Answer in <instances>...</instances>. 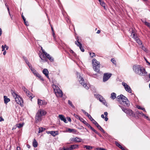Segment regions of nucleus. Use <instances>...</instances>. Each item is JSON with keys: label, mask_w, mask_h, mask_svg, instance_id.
<instances>
[{"label": "nucleus", "mask_w": 150, "mask_h": 150, "mask_svg": "<svg viewBox=\"0 0 150 150\" xmlns=\"http://www.w3.org/2000/svg\"><path fill=\"white\" fill-rule=\"evenodd\" d=\"M133 69L134 72L137 74L141 76H145L147 72L144 68H142L138 65H134L133 66Z\"/></svg>", "instance_id": "1"}, {"label": "nucleus", "mask_w": 150, "mask_h": 150, "mask_svg": "<svg viewBox=\"0 0 150 150\" xmlns=\"http://www.w3.org/2000/svg\"><path fill=\"white\" fill-rule=\"evenodd\" d=\"M117 99H118V101L120 102V103L128 107L130 105L129 102L127 98L122 94L118 96L117 97Z\"/></svg>", "instance_id": "2"}, {"label": "nucleus", "mask_w": 150, "mask_h": 150, "mask_svg": "<svg viewBox=\"0 0 150 150\" xmlns=\"http://www.w3.org/2000/svg\"><path fill=\"white\" fill-rule=\"evenodd\" d=\"M92 64L93 69L96 72L98 73L100 71V63L95 59L92 60Z\"/></svg>", "instance_id": "3"}, {"label": "nucleus", "mask_w": 150, "mask_h": 150, "mask_svg": "<svg viewBox=\"0 0 150 150\" xmlns=\"http://www.w3.org/2000/svg\"><path fill=\"white\" fill-rule=\"evenodd\" d=\"M55 88H54V90L56 96L58 97H61L63 96V93L61 90L58 87H55Z\"/></svg>", "instance_id": "4"}, {"label": "nucleus", "mask_w": 150, "mask_h": 150, "mask_svg": "<svg viewBox=\"0 0 150 150\" xmlns=\"http://www.w3.org/2000/svg\"><path fill=\"white\" fill-rule=\"evenodd\" d=\"M79 83L86 89H88L89 88V85L87 84L84 82V79L81 76H80L79 78Z\"/></svg>", "instance_id": "5"}, {"label": "nucleus", "mask_w": 150, "mask_h": 150, "mask_svg": "<svg viewBox=\"0 0 150 150\" xmlns=\"http://www.w3.org/2000/svg\"><path fill=\"white\" fill-rule=\"evenodd\" d=\"M122 84L124 86L126 91L130 93H132L131 88L126 83L123 82L122 83Z\"/></svg>", "instance_id": "6"}, {"label": "nucleus", "mask_w": 150, "mask_h": 150, "mask_svg": "<svg viewBox=\"0 0 150 150\" xmlns=\"http://www.w3.org/2000/svg\"><path fill=\"white\" fill-rule=\"evenodd\" d=\"M77 40L75 41V44L77 46L79 47L81 50L82 52H84V48L82 47V44L79 41V40L78 38V37L76 38Z\"/></svg>", "instance_id": "7"}, {"label": "nucleus", "mask_w": 150, "mask_h": 150, "mask_svg": "<svg viewBox=\"0 0 150 150\" xmlns=\"http://www.w3.org/2000/svg\"><path fill=\"white\" fill-rule=\"evenodd\" d=\"M112 74L109 73H105L103 77V81L105 82L107 81L111 76Z\"/></svg>", "instance_id": "8"}, {"label": "nucleus", "mask_w": 150, "mask_h": 150, "mask_svg": "<svg viewBox=\"0 0 150 150\" xmlns=\"http://www.w3.org/2000/svg\"><path fill=\"white\" fill-rule=\"evenodd\" d=\"M47 103L45 100H43L40 99H38V104L39 105H46Z\"/></svg>", "instance_id": "9"}, {"label": "nucleus", "mask_w": 150, "mask_h": 150, "mask_svg": "<svg viewBox=\"0 0 150 150\" xmlns=\"http://www.w3.org/2000/svg\"><path fill=\"white\" fill-rule=\"evenodd\" d=\"M16 102L19 104H20L21 106V103L23 102L22 98L19 96L17 97H15V98Z\"/></svg>", "instance_id": "10"}, {"label": "nucleus", "mask_w": 150, "mask_h": 150, "mask_svg": "<svg viewBox=\"0 0 150 150\" xmlns=\"http://www.w3.org/2000/svg\"><path fill=\"white\" fill-rule=\"evenodd\" d=\"M126 113L129 116H132V117H135V115L133 114V111L131 109H129L127 110Z\"/></svg>", "instance_id": "11"}, {"label": "nucleus", "mask_w": 150, "mask_h": 150, "mask_svg": "<svg viewBox=\"0 0 150 150\" xmlns=\"http://www.w3.org/2000/svg\"><path fill=\"white\" fill-rule=\"evenodd\" d=\"M132 35L133 36L132 38L135 40L136 41L137 40H138L139 38L137 36V34H135V33L134 32V30H132V32L131 33Z\"/></svg>", "instance_id": "12"}, {"label": "nucleus", "mask_w": 150, "mask_h": 150, "mask_svg": "<svg viewBox=\"0 0 150 150\" xmlns=\"http://www.w3.org/2000/svg\"><path fill=\"white\" fill-rule=\"evenodd\" d=\"M59 117L60 120L63 121L65 123H67L68 122L65 117L63 115H59Z\"/></svg>", "instance_id": "13"}, {"label": "nucleus", "mask_w": 150, "mask_h": 150, "mask_svg": "<svg viewBox=\"0 0 150 150\" xmlns=\"http://www.w3.org/2000/svg\"><path fill=\"white\" fill-rule=\"evenodd\" d=\"M82 140L81 139L77 137L72 138L71 139V141H72L75 142H81Z\"/></svg>", "instance_id": "14"}, {"label": "nucleus", "mask_w": 150, "mask_h": 150, "mask_svg": "<svg viewBox=\"0 0 150 150\" xmlns=\"http://www.w3.org/2000/svg\"><path fill=\"white\" fill-rule=\"evenodd\" d=\"M66 132L69 133H76V130L75 129H72L70 128H68L66 131Z\"/></svg>", "instance_id": "15"}, {"label": "nucleus", "mask_w": 150, "mask_h": 150, "mask_svg": "<svg viewBox=\"0 0 150 150\" xmlns=\"http://www.w3.org/2000/svg\"><path fill=\"white\" fill-rule=\"evenodd\" d=\"M45 54H41L39 55L40 58L41 59V60L43 61H44L45 62H47V58L45 56Z\"/></svg>", "instance_id": "16"}, {"label": "nucleus", "mask_w": 150, "mask_h": 150, "mask_svg": "<svg viewBox=\"0 0 150 150\" xmlns=\"http://www.w3.org/2000/svg\"><path fill=\"white\" fill-rule=\"evenodd\" d=\"M38 114L40 115V116H43L45 115L46 114V112L44 110H40L38 111Z\"/></svg>", "instance_id": "17"}, {"label": "nucleus", "mask_w": 150, "mask_h": 150, "mask_svg": "<svg viewBox=\"0 0 150 150\" xmlns=\"http://www.w3.org/2000/svg\"><path fill=\"white\" fill-rule=\"evenodd\" d=\"M79 147L78 145L73 144L71 145L69 147L70 150H73V149H77Z\"/></svg>", "instance_id": "18"}, {"label": "nucleus", "mask_w": 150, "mask_h": 150, "mask_svg": "<svg viewBox=\"0 0 150 150\" xmlns=\"http://www.w3.org/2000/svg\"><path fill=\"white\" fill-rule=\"evenodd\" d=\"M4 103L5 104H7L10 100V99L7 98L6 96H4Z\"/></svg>", "instance_id": "19"}, {"label": "nucleus", "mask_w": 150, "mask_h": 150, "mask_svg": "<svg viewBox=\"0 0 150 150\" xmlns=\"http://www.w3.org/2000/svg\"><path fill=\"white\" fill-rule=\"evenodd\" d=\"M116 97V94L115 93H112L111 94L110 98L114 100L115 99Z\"/></svg>", "instance_id": "20"}, {"label": "nucleus", "mask_w": 150, "mask_h": 150, "mask_svg": "<svg viewBox=\"0 0 150 150\" xmlns=\"http://www.w3.org/2000/svg\"><path fill=\"white\" fill-rule=\"evenodd\" d=\"M50 132L51 133H50V134L54 137H55V136L58 134L57 131H51Z\"/></svg>", "instance_id": "21"}, {"label": "nucleus", "mask_w": 150, "mask_h": 150, "mask_svg": "<svg viewBox=\"0 0 150 150\" xmlns=\"http://www.w3.org/2000/svg\"><path fill=\"white\" fill-rule=\"evenodd\" d=\"M100 2V5L102 6L103 7L105 8V4L104 2L101 0H98Z\"/></svg>", "instance_id": "22"}, {"label": "nucleus", "mask_w": 150, "mask_h": 150, "mask_svg": "<svg viewBox=\"0 0 150 150\" xmlns=\"http://www.w3.org/2000/svg\"><path fill=\"white\" fill-rule=\"evenodd\" d=\"M42 72L45 76H47V74H49V71L46 69H44L43 70Z\"/></svg>", "instance_id": "23"}, {"label": "nucleus", "mask_w": 150, "mask_h": 150, "mask_svg": "<svg viewBox=\"0 0 150 150\" xmlns=\"http://www.w3.org/2000/svg\"><path fill=\"white\" fill-rule=\"evenodd\" d=\"M85 125L87 126L92 131H93L95 129L92 127H91L89 124L87 123V122L85 124Z\"/></svg>", "instance_id": "24"}, {"label": "nucleus", "mask_w": 150, "mask_h": 150, "mask_svg": "<svg viewBox=\"0 0 150 150\" xmlns=\"http://www.w3.org/2000/svg\"><path fill=\"white\" fill-rule=\"evenodd\" d=\"M33 146L34 147H36L38 145V143L36 140L34 139L33 143Z\"/></svg>", "instance_id": "25"}, {"label": "nucleus", "mask_w": 150, "mask_h": 150, "mask_svg": "<svg viewBox=\"0 0 150 150\" xmlns=\"http://www.w3.org/2000/svg\"><path fill=\"white\" fill-rule=\"evenodd\" d=\"M23 125H24V123H23L22 124L19 123V124H16V126L18 128H20L22 127H23Z\"/></svg>", "instance_id": "26"}, {"label": "nucleus", "mask_w": 150, "mask_h": 150, "mask_svg": "<svg viewBox=\"0 0 150 150\" xmlns=\"http://www.w3.org/2000/svg\"><path fill=\"white\" fill-rule=\"evenodd\" d=\"M68 104L70 105L71 107H72L73 108H75V106L74 105L72 104V103L71 101L70 100H68Z\"/></svg>", "instance_id": "27"}, {"label": "nucleus", "mask_w": 150, "mask_h": 150, "mask_svg": "<svg viewBox=\"0 0 150 150\" xmlns=\"http://www.w3.org/2000/svg\"><path fill=\"white\" fill-rule=\"evenodd\" d=\"M119 106L121 108V109H122V110L125 113H126L127 112V109L123 107L122 106H121L120 105H119Z\"/></svg>", "instance_id": "28"}, {"label": "nucleus", "mask_w": 150, "mask_h": 150, "mask_svg": "<svg viewBox=\"0 0 150 150\" xmlns=\"http://www.w3.org/2000/svg\"><path fill=\"white\" fill-rule=\"evenodd\" d=\"M45 130V128L41 127L39 128L38 133H40Z\"/></svg>", "instance_id": "29"}, {"label": "nucleus", "mask_w": 150, "mask_h": 150, "mask_svg": "<svg viewBox=\"0 0 150 150\" xmlns=\"http://www.w3.org/2000/svg\"><path fill=\"white\" fill-rule=\"evenodd\" d=\"M13 97L15 98V97H17V96H18L17 94H16L15 92L13 91L11 93Z\"/></svg>", "instance_id": "30"}, {"label": "nucleus", "mask_w": 150, "mask_h": 150, "mask_svg": "<svg viewBox=\"0 0 150 150\" xmlns=\"http://www.w3.org/2000/svg\"><path fill=\"white\" fill-rule=\"evenodd\" d=\"M84 148H86V149L88 150H90L92 149L93 148V147L92 146L85 145L84 146Z\"/></svg>", "instance_id": "31"}, {"label": "nucleus", "mask_w": 150, "mask_h": 150, "mask_svg": "<svg viewBox=\"0 0 150 150\" xmlns=\"http://www.w3.org/2000/svg\"><path fill=\"white\" fill-rule=\"evenodd\" d=\"M26 95L29 97L30 98H31V99L33 98V97H32L31 95L32 93H30V91H29V92L27 93V92L26 93Z\"/></svg>", "instance_id": "32"}, {"label": "nucleus", "mask_w": 150, "mask_h": 150, "mask_svg": "<svg viewBox=\"0 0 150 150\" xmlns=\"http://www.w3.org/2000/svg\"><path fill=\"white\" fill-rule=\"evenodd\" d=\"M98 98L99 99V100L101 102H102L103 100V99H104V98H103V97L100 95H98Z\"/></svg>", "instance_id": "33"}, {"label": "nucleus", "mask_w": 150, "mask_h": 150, "mask_svg": "<svg viewBox=\"0 0 150 150\" xmlns=\"http://www.w3.org/2000/svg\"><path fill=\"white\" fill-rule=\"evenodd\" d=\"M23 58L24 59V60H25V63H26V64H29V62L27 59L26 58V57H25V56H23Z\"/></svg>", "instance_id": "34"}, {"label": "nucleus", "mask_w": 150, "mask_h": 150, "mask_svg": "<svg viewBox=\"0 0 150 150\" xmlns=\"http://www.w3.org/2000/svg\"><path fill=\"white\" fill-rule=\"evenodd\" d=\"M41 120V119L40 118L38 117L35 116V121L37 122L40 121Z\"/></svg>", "instance_id": "35"}, {"label": "nucleus", "mask_w": 150, "mask_h": 150, "mask_svg": "<svg viewBox=\"0 0 150 150\" xmlns=\"http://www.w3.org/2000/svg\"><path fill=\"white\" fill-rule=\"evenodd\" d=\"M136 41L139 45H141L142 44V41L140 40L139 38L138 39V40H137Z\"/></svg>", "instance_id": "36"}, {"label": "nucleus", "mask_w": 150, "mask_h": 150, "mask_svg": "<svg viewBox=\"0 0 150 150\" xmlns=\"http://www.w3.org/2000/svg\"><path fill=\"white\" fill-rule=\"evenodd\" d=\"M22 88L23 90V91L26 93L27 92L28 93L29 92V91L28 90V89L24 86H23L22 87Z\"/></svg>", "instance_id": "37"}, {"label": "nucleus", "mask_w": 150, "mask_h": 150, "mask_svg": "<svg viewBox=\"0 0 150 150\" xmlns=\"http://www.w3.org/2000/svg\"><path fill=\"white\" fill-rule=\"evenodd\" d=\"M97 128L103 133H105V131L100 126Z\"/></svg>", "instance_id": "38"}, {"label": "nucleus", "mask_w": 150, "mask_h": 150, "mask_svg": "<svg viewBox=\"0 0 150 150\" xmlns=\"http://www.w3.org/2000/svg\"><path fill=\"white\" fill-rule=\"evenodd\" d=\"M93 131L96 134H97L100 137L103 138V137L102 136V135L100 133H98L95 129Z\"/></svg>", "instance_id": "39"}, {"label": "nucleus", "mask_w": 150, "mask_h": 150, "mask_svg": "<svg viewBox=\"0 0 150 150\" xmlns=\"http://www.w3.org/2000/svg\"><path fill=\"white\" fill-rule=\"evenodd\" d=\"M79 120L83 123L85 125L86 123V121L83 118L81 117Z\"/></svg>", "instance_id": "40"}, {"label": "nucleus", "mask_w": 150, "mask_h": 150, "mask_svg": "<svg viewBox=\"0 0 150 150\" xmlns=\"http://www.w3.org/2000/svg\"><path fill=\"white\" fill-rule=\"evenodd\" d=\"M73 115L77 119H79V120L80 119V118H81V117L80 116H79L78 115H76V114H74Z\"/></svg>", "instance_id": "41"}, {"label": "nucleus", "mask_w": 150, "mask_h": 150, "mask_svg": "<svg viewBox=\"0 0 150 150\" xmlns=\"http://www.w3.org/2000/svg\"><path fill=\"white\" fill-rule=\"evenodd\" d=\"M30 70L34 75L35 74V73H36L37 72L36 70H35L33 68H32Z\"/></svg>", "instance_id": "42"}, {"label": "nucleus", "mask_w": 150, "mask_h": 150, "mask_svg": "<svg viewBox=\"0 0 150 150\" xmlns=\"http://www.w3.org/2000/svg\"><path fill=\"white\" fill-rule=\"evenodd\" d=\"M89 54H90V55L91 57H94L95 56V54L94 53H93V52L91 53V52H90Z\"/></svg>", "instance_id": "43"}, {"label": "nucleus", "mask_w": 150, "mask_h": 150, "mask_svg": "<svg viewBox=\"0 0 150 150\" xmlns=\"http://www.w3.org/2000/svg\"><path fill=\"white\" fill-rule=\"evenodd\" d=\"M93 124H94L98 128L100 126V125L98 124V123L96 121H95L94 122H93Z\"/></svg>", "instance_id": "44"}, {"label": "nucleus", "mask_w": 150, "mask_h": 150, "mask_svg": "<svg viewBox=\"0 0 150 150\" xmlns=\"http://www.w3.org/2000/svg\"><path fill=\"white\" fill-rule=\"evenodd\" d=\"M88 118L91 121L93 122H93H95V121H96L94 119H93V118H92L91 116L89 118Z\"/></svg>", "instance_id": "45"}, {"label": "nucleus", "mask_w": 150, "mask_h": 150, "mask_svg": "<svg viewBox=\"0 0 150 150\" xmlns=\"http://www.w3.org/2000/svg\"><path fill=\"white\" fill-rule=\"evenodd\" d=\"M6 45H2L1 46V48L2 49V51H3L5 50V48H6Z\"/></svg>", "instance_id": "46"}, {"label": "nucleus", "mask_w": 150, "mask_h": 150, "mask_svg": "<svg viewBox=\"0 0 150 150\" xmlns=\"http://www.w3.org/2000/svg\"><path fill=\"white\" fill-rule=\"evenodd\" d=\"M145 24L149 27L150 26V23L146 21H145Z\"/></svg>", "instance_id": "47"}, {"label": "nucleus", "mask_w": 150, "mask_h": 150, "mask_svg": "<svg viewBox=\"0 0 150 150\" xmlns=\"http://www.w3.org/2000/svg\"><path fill=\"white\" fill-rule=\"evenodd\" d=\"M137 108H138V109H141V110H144V111L146 112V110H145V108H142L140 106H138V107H137Z\"/></svg>", "instance_id": "48"}, {"label": "nucleus", "mask_w": 150, "mask_h": 150, "mask_svg": "<svg viewBox=\"0 0 150 150\" xmlns=\"http://www.w3.org/2000/svg\"><path fill=\"white\" fill-rule=\"evenodd\" d=\"M7 10H8V13H9V14L10 16L11 19H12V17H11V14H10V10H9V7H7Z\"/></svg>", "instance_id": "49"}, {"label": "nucleus", "mask_w": 150, "mask_h": 150, "mask_svg": "<svg viewBox=\"0 0 150 150\" xmlns=\"http://www.w3.org/2000/svg\"><path fill=\"white\" fill-rule=\"evenodd\" d=\"M45 56L47 59L48 58V57H50V54H47V52L45 53Z\"/></svg>", "instance_id": "50"}, {"label": "nucleus", "mask_w": 150, "mask_h": 150, "mask_svg": "<svg viewBox=\"0 0 150 150\" xmlns=\"http://www.w3.org/2000/svg\"><path fill=\"white\" fill-rule=\"evenodd\" d=\"M48 59L51 61L53 62L54 61V59L53 57L50 56V57H48Z\"/></svg>", "instance_id": "51"}, {"label": "nucleus", "mask_w": 150, "mask_h": 150, "mask_svg": "<svg viewBox=\"0 0 150 150\" xmlns=\"http://www.w3.org/2000/svg\"><path fill=\"white\" fill-rule=\"evenodd\" d=\"M69 51L70 53H72L74 56H75L76 54L74 52L73 50H70Z\"/></svg>", "instance_id": "52"}, {"label": "nucleus", "mask_w": 150, "mask_h": 150, "mask_svg": "<svg viewBox=\"0 0 150 150\" xmlns=\"http://www.w3.org/2000/svg\"><path fill=\"white\" fill-rule=\"evenodd\" d=\"M142 49L145 52L147 50L146 48L145 47L143 46H142Z\"/></svg>", "instance_id": "53"}, {"label": "nucleus", "mask_w": 150, "mask_h": 150, "mask_svg": "<svg viewBox=\"0 0 150 150\" xmlns=\"http://www.w3.org/2000/svg\"><path fill=\"white\" fill-rule=\"evenodd\" d=\"M137 113L140 114V115H142L143 116H144V114H143L142 112H140L139 111H137Z\"/></svg>", "instance_id": "54"}, {"label": "nucleus", "mask_w": 150, "mask_h": 150, "mask_svg": "<svg viewBox=\"0 0 150 150\" xmlns=\"http://www.w3.org/2000/svg\"><path fill=\"white\" fill-rule=\"evenodd\" d=\"M24 21V23L25 24V25L27 26H28L29 25V24L28 23V21H27L26 20H25V21Z\"/></svg>", "instance_id": "55"}, {"label": "nucleus", "mask_w": 150, "mask_h": 150, "mask_svg": "<svg viewBox=\"0 0 150 150\" xmlns=\"http://www.w3.org/2000/svg\"><path fill=\"white\" fill-rule=\"evenodd\" d=\"M111 61L114 64L116 62L114 58L111 59Z\"/></svg>", "instance_id": "56"}, {"label": "nucleus", "mask_w": 150, "mask_h": 150, "mask_svg": "<svg viewBox=\"0 0 150 150\" xmlns=\"http://www.w3.org/2000/svg\"><path fill=\"white\" fill-rule=\"evenodd\" d=\"M70 148H65L64 147H63V150H70Z\"/></svg>", "instance_id": "57"}, {"label": "nucleus", "mask_w": 150, "mask_h": 150, "mask_svg": "<svg viewBox=\"0 0 150 150\" xmlns=\"http://www.w3.org/2000/svg\"><path fill=\"white\" fill-rule=\"evenodd\" d=\"M97 150H106L105 149L101 148H96Z\"/></svg>", "instance_id": "58"}, {"label": "nucleus", "mask_w": 150, "mask_h": 150, "mask_svg": "<svg viewBox=\"0 0 150 150\" xmlns=\"http://www.w3.org/2000/svg\"><path fill=\"white\" fill-rule=\"evenodd\" d=\"M36 116L38 117H39L40 118H41V117L42 116H40V115H39L38 113V112L37 113V114H36Z\"/></svg>", "instance_id": "59"}, {"label": "nucleus", "mask_w": 150, "mask_h": 150, "mask_svg": "<svg viewBox=\"0 0 150 150\" xmlns=\"http://www.w3.org/2000/svg\"><path fill=\"white\" fill-rule=\"evenodd\" d=\"M85 115L87 116L88 118L90 117V116H91V115L90 114H88V113L87 112L86 113V114H85Z\"/></svg>", "instance_id": "60"}, {"label": "nucleus", "mask_w": 150, "mask_h": 150, "mask_svg": "<svg viewBox=\"0 0 150 150\" xmlns=\"http://www.w3.org/2000/svg\"><path fill=\"white\" fill-rule=\"evenodd\" d=\"M35 75L38 77H39V76H41L38 72H37L36 73H35Z\"/></svg>", "instance_id": "61"}, {"label": "nucleus", "mask_w": 150, "mask_h": 150, "mask_svg": "<svg viewBox=\"0 0 150 150\" xmlns=\"http://www.w3.org/2000/svg\"><path fill=\"white\" fill-rule=\"evenodd\" d=\"M27 65L29 67L30 69H31L32 68H33L32 65L31 64H28Z\"/></svg>", "instance_id": "62"}, {"label": "nucleus", "mask_w": 150, "mask_h": 150, "mask_svg": "<svg viewBox=\"0 0 150 150\" xmlns=\"http://www.w3.org/2000/svg\"><path fill=\"white\" fill-rule=\"evenodd\" d=\"M42 81H44V79L42 77V76H39V77H38Z\"/></svg>", "instance_id": "63"}, {"label": "nucleus", "mask_w": 150, "mask_h": 150, "mask_svg": "<svg viewBox=\"0 0 150 150\" xmlns=\"http://www.w3.org/2000/svg\"><path fill=\"white\" fill-rule=\"evenodd\" d=\"M115 144L118 147V146H119L120 145V144H119V143H118L116 141L115 142Z\"/></svg>", "instance_id": "64"}]
</instances>
